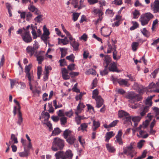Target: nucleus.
Masks as SVG:
<instances>
[{
	"mask_svg": "<svg viewBox=\"0 0 159 159\" xmlns=\"http://www.w3.org/2000/svg\"><path fill=\"white\" fill-rule=\"evenodd\" d=\"M140 119L141 118L139 116L132 117L131 118V120L134 122H139Z\"/></svg>",
	"mask_w": 159,
	"mask_h": 159,
	"instance_id": "obj_51",
	"label": "nucleus"
},
{
	"mask_svg": "<svg viewBox=\"0 0 159 159\" xmlns=\"http://www.w3.org/2000/svg\"><path fill=\"white\" fill-rule=\"evenodd\" d=\"M129 115V114L128 113L123 110L119 111L118 113V116L120 118H122L123 117H125V118L126 116H128Z\"/></svg>",
	"mask_w": 159,
	"mask_h": 159,
	"instance_id": "obj_31",
	"label": "nucleus"
},
{
	"mask_svg": "<svg viewBox=\"0 0 159 159\" xmlns=\"http://www.w3.org/2000/svg\"><path fill=\"white\" fill-rule=\"evenodd\" d=\"M28 9L31 12L35 11V14L36 15L38 14L39 13V11L31 3L28 7Z\"/></svg>",
	"mask_w": 159,
	"mask_h": 159,
	"instance_id": "obj_25",
	"label": "nucleus"
},
{
	"mask_svg": "<svg viewBox=\"0 0 159 159\" xmlns=\"http://www.w3.org/2000/svg\"><path fill=\"white\" fill-rule=\"evenodd\" d=\"M139 45V43L136 42H133L132 44V49L134 51H135L137 49Z\"/></svg>",
	"mask_w": 159,
	"mask_h": 159,
	"instance_id": "obj_43",
	"label": "nucleus"
},
{
	"mask_svg": "<svg viewBox=\"0 0 159 159\" xmlns=\"http://www.w3.org/2000/svg\"><path fill=\"white\" fill-rule=\"evenodd\" d=\"M132 13L133 18L135 19H137L140 15L139 11L137 10H135Z\"/></svg>",
	"mask_w": 159,
	"mask_h": 159,
	"instance_id": "obj_39",
	"label": "nucleus"
},
{
	"mask_svg": "<svg viewBox=\"0 0 159 159\" xmlns=\"http://www.w3.org/2000/svg\"><path fill=\"white\" fill-rule=\"evenodd\" d=\"M70 44L75 50H77L78 49L79 44L78 42H76L75 39L70 42Z\"/></svg>",
	"mask_w": 159,
	"mask_h": 159,
	"instance_id": "obj_33",
	"label": "nucleus"
},
{
	"mask_svg": "<svg viewBox=\"0 0 159 159\" xmlns=\"http://www.w3.org/2000/svg\"><path fill=\"white\" fill-rule=\"evenodd\" d=\"M34 56L36 57L37 60L38 61V63L41 64L44 60L43 56L39 54H37V52H36V54H34Z\"/></svg>",
	"mask_w": 159,
	"mask_h": 159,
	"instance_id": "obj_28",
	"label": "nucleus"
},
{
	"mask_svg": "<svg viewBox=\"0 0 159 159\" xmlns=\"http://www.w3.org/2000/svg\"><path fill=\"white\" fill-rule=\"evenodd\" d=\"M30 27L29 25L26 27V28L25 29L24 28L19 29L17 31V34H21L22 32H24L26 30L29 31L28 30Z\"/></svg>",
	"mask_w": 159,
	"mask_h": 159,
	"instance_id": "obj_42",
	"label": "nucleus"
},
{
	"mask_svg": "<svg viewBox=\"0 0 159 159\" xmlns=\"http://www.w3.org/2000/svg\"><path fill=\"white\" fill-rule=\"evenodd\" d=\"M100 123L99 121H96L95 120L93 121V125L92 127V130H96L100 126Z\"/></svg>",
	"mask_w": 159,
	"mask_h": 159,
	"instance_id": "obj_26",
	"label": "nucleus"
},
{
	"mask_svg": "<svg viewBox=\"0 0 159 159\" xmlns=\"http://www.w3.org/2000/svg\"><path fill=\"white\" fill-rule=\"evenodd\" d=\"M75 58V57L73 54L70 56H67L66 57L67 59L72 62H74Z\"/></svg>",
	"mask_w": 159,
	"mask_h": 159,
	"instance_id": "obj_52",
	"label": "nucleus"
},
{
	"mask_svg": "<svg viewBox=\"0 0 159 159\" xmlns=\"http://www.w3.org/2000/svg\"><path fill=\"white\" fill-rule=\"evenodd\" d=\"M75 119L77 124L78 125H79L81 123V120L84 119V118H82L81 116H78L75 117Z\"/></svg>",
	"mask_w": 159,
	"mask_h": 159,
	"instance_id": "obj_55",
	"label": "nucleus"
},
{
	"mask_svg": "<svg viewBox=\"0 0 159 159\" xmlns=\"http://www.w3.org/2000/svg\"><path fill=\"white\" fill-rule=\"evenodd\" d=\"M65 33L66 34V36L67 38H69V40L70 41V42L73 41L74 39H73L71 35L69 32L67 31Z\"/></svg>",
	"mask_w": 159,
	"mask_h": 159,
	"instance_id": "obj_60",
	"label": "nucleus"
},
{
	"mask_svg": "<svg viewBox=\"0 0 159 159\" xmlns=\"http://www.w3.org/2000/svg\"><path fill=\"white\" fill-rule=\"evenodd\" d=\"M39 46H38L33 47L31 46H28L26 49L27 52L28 53L30 57H32L35 52L38 49Z\"/></svg>",
	"mask_w": 159,
	"mask_h": 159,
	"instance_id": "obj_11",
	"label": "nucleus"
},
{
	"mask_svg": "<svg viewBox=\"0 0 159 159\" xmlns=\"http://www.w3.org/2000/svg\"><path fill=\"white\" fill-rule=\"evenodd\" d=\"M154 17L153 15L150 12L142 15L139 19V21L142 25H147L149 21Z\"/></svg>",
	"mask_w": 159,
	"mask_h": 159,
	"instance_id": "obj_2",
	"label": "nucleus"
},
{
	"mask_svg": "<svg viewBox=\"0 0 159 159\" xmlns=\"http://www.w3.org/2000/svg\"><path fill=\"white\" fill-rule=\"evenodd\" d=\"M80 14V13L75 12L73 13L72 19L74 21H75L77 20Z\"/></svg>",
	"mask_w": 159,
	"mask_h": 159,
	"instance_id": "obj_45",
	"label": "nucleus"
},
{
	"mask_svg": "<svg viewBox=\"0 0 159 159\" xmlns=\"http://www.w3.org/2000/svg\"><path fill=\"white\" fill-rule=\"evenodd\" d=\"M88 38V36L86 34H84L81 36L80 38V40H83L84 41H86Z\"/></svg>",
	"mask_w": 159,
	"mask_h": 159,
	"instance_id": "obj_62",
	"label": "nucleus"
},
{
	"mask_svg": "<svg viewBox=\"0 0 159 159\" xmlns=\"http://www.w3.org/2000/svg\"><path fill=\"white\" fill-rule=\"evenodd\" d=\"M104 65L106 64L105 65H107V66H108V65L111 61V58L108 55H106L105 56L104 59Z\"/></svg>",
	"mask_w": 159,
	"mask_h": 159,
	"instance_id": "obj_36",
	"label": "nucleus"
},
{
	"mask_svg": "<svg viewBox=\"0 0 159 159\" xmlns=\"http://www.w3.org/2000/svg\"><path fill=\"white\" fill-rule=\"evenodd\" d=\"M101 31L102 34L105 37L108 36L111 33L110 29L106 27H102Z\"/></svg>",
	"mask_w": 159,
	"mask_h": 159,
	"instance_id": "obj_14",
	"label": "nucleus"
},
{
	"mask_svg": "<svg viewBox=\"0 0 159 159\" xmlns=\"http://www.w3.org/2000/svg\"><path fill=\"white\" fill-rule=\"evenodd\" d=\"M58 44H60L61 43L63 45H66L69 43V40H65L63 39H61L60 38H58Z\"/></svg>",
	"mask_w": 159,
	"mask_h": 159,
	"instance_id": "obj_40",
	"label": "nucleus"
},
{
	"mask_svg": "<svg viewBox=\"0 0 159 159\" xmlns=\"http://www.w3.org/2000/svg\"><path fill=\"white\" fill-rule=\"evenodd\" d=\"M141 31L145 37H148L150 35V33L146 28H144Z\"/></svg>",
	"mask_w": 159,
	"mask_h": 159,
	"instance_id": "obj_41",
	"label": "nucleus"
},
{
	"mask_svg": "<svg viewBox=\"0 0 159 159\" xmlns=\"http://www.w3.org/2000/svg\"><path fill=\"white\" fill-rule=\"evenodd\" d=\"M117 82L120 85H124L126 87H129L130 84L127 79H119L117 80Z\"/></svg>",
	"mask_w": 159,
	"mask_h": 159,
	"instance_id": "obj_17",
	"label": "nucleus"
},
{
	"mask_svg": "<svg viewBox=\"0 0 159 159\" xmlns=\"http://www.w3.org/2000/svg\"><path fill=\"white\" fill-rule=\"evenodd\" d=\"M32 65L30 64L28 66H25V73L30 72V71L32 67Z\"/></svg>",
	"mask_w": 159,
	"mask_h": 159,
	"instance_id": "obj_50",
	"label": "nucleus"
},
{
	"mask_svg": "<svg viewBox=\"0 0 159 159\" xmlns=\"http://www.w3.org/2000/svg\"><path fill=\"white\" fill-rule=\"evenodd\" d=\"M132 117L129 116V115L128 116H127L124 118L123 119L124 121L123 123L124 124H126L127 125L131 123V120Z\"/></svg>",
	"mask_w": 159,
	"mask_h": 159,
	"instance_id": "obj_32",
	"label": "nucleus"
},
{
	"mask_svg": "<svg viewBox=\"0 0 159 159\" xmlns=\"http://www.w3.org/2000/svg\"><path fill=\"white\" fill-rule=\"evenodd\" d=\"M86 74L87 75L92 74L93 75H95L96 74V72L95 70L92 69H89L87 70L86 72Z\"/></svg>",
	"mask_w": 159,
	"mask_h": 159,
	"instance_id": "obj_48",
	"label": "nucleus"
},
{
	"mask_svg": "<svg viewBox=\"0 0 159 159\" xmlns=\"http://www.w3.org/2000/svg\"><path fill=\"white\" fill-rule=\"evenodd\" d=\"M60 50L61 52V57H65L67 53V49L65 48H60Z\"/></svg>",
	"mask_w": 159,
	"mask_h": 159,
	"instance_id": "obj_35",
	"label": "nucleus"
},
{
	"mask_svg": "<svg viewBox=\"0 0 159 159\" xmlns=\"http://www.w3.org/2000/svg\"><path fill=\"white\" fill-rule=\"evenodd\" d=\"M42 67L41 66H39L37 68V75L38 78L39 79H40L41 75L42 74Z\"/></svg>",
	"mask_w": 159,
	"mask_h": 159,
	"instance_id": "obj_46",
	"label": "nucleus"
},
{
	"mask_svg": "<svg viewBox=\"0 0 159 159\" xmlns=\"http://www.w3.org/2000/svg\"><path fill=\"white\" fill-rule=\"evenodd\" d=\"M10 140L11 141V142L12 143V144L17 143L18 142L17 138L16 137L15 135L13 134H11Z\"/></svg>",
	"mask_w": 159,
	"mask_h": 159,
	"instance_id": "obj_37",
	"label": "nucleus"
},
{
	"mask_svg": "<svg viewBox=\"0 0 159 159\" xmlns=\"http://www.w3.org/2000/svg\"><path fill=\"white\" fill-rule=\"evenodd\" d=\"M135 146V142H131L129 146L124 148L122 154H125L127 155L130 154L131 152H134V148Z\"/></svg>",
	"mask_w": 159,
	"mask_h": 159,
	"instance_id": "obj_6",
	"label": "nucleus"
},
{
	"mask_svg": "<svg viewBox=\"0 0 159 159\" xmlns=\"http://www.w3.org/2000/svg\"><path fill=\"white\" fill-rule=\"evenodd\" d=\"M67 118L65 116H62L60 119L61 124L62 125H64L67 123Z\"/></svg>",
	"mask_w": 159,
	"mask_h": 159,
	"instance_id": "obj_44",
	"label": "nucleus"
},
{
	"mask_svg": "<svg viewBox=\"0 0 159 159\" xmlns=\"http://www.w3.org/2000/svg\"><path fill=\"white\" fill-rule=\"evenodd\" d=\"M105 14L107 15H109L110 16H112L114 15V13L113 12V11L109 9H107L106 10Z\"/></svg>",
	"mask_w": 159,
	"mask_h": 159,
	"instance_id": "obj_56",
	"label": "nucleus"
},
{
	"mask_svg": "<svg viewBox=\"0 0 159 159\" xmlns=\"http://www.w3.org/2000/svg\"><path fill=\"white\" fill-rule=\"evenodd\" d=\"M105 68L104 70L100 71V74L102 75H107L108 73V70L107 69L108 66L107 65L105 66Z\"/></svg>",
	"mask_w": 159,
	"mask_h": 159,
	"instance_id": "obj_49",
	"label": "nucleus"
},
{
	"mask_svg": "<svg viewBox=\"0 0 159 159\" xmlns=\"http://www.w3.org/2000/svg\"><path fill=\"white\" fill-rule=\"evenodd\" d=\"M88 127V124L85 123H82L81 124L80 126L78 128V131L81 130L82 132H87V128Z\"/></svg>",
	"mask_w": 159,
	"mask_h": 159,
	"instance_id": "obj_24",
	"label": "nucleus"
},
{
	"mask_svg": "<svg viewBox=\"0 0 159 159\" xmlns=\"http://www.w3.org/2000/svg\"><path fill=\"white\" fill-rule=\"evenodd\" d=\"M98 90L96 89L93 92V98L96 101V107L98 108L101 107L103 104V100L101 97L99 96Z\"/></svg>",
	"mask_w": 159,
	"mask_h": 159,
	"instance_id": "obj_3",
	"label": "nucleus"
},
{
	"mask_svg": "<svg viewBox=\"0 0 159 159\" xmlns=\"http://www.w3.org/2000/svg\"><path fill=\"white\" fill-rule=\"evenodd\" d=\"M62 76L63 78L65 80L69 79L70 76L68 75V71L65 68L61 69Z\"/></svg>",
	"mask_w": 159,
	"mask_h": 159,
	"instance_id": "obj_19",
	"label": "nucleus"
},
{
	"mask_svg": "<svg viewBox=\"0 0 159 159\" xmlns=\"http://www.w3.org/2000/svg\"><path fill=\"white\" fill-rule=\"evenodd\" d=\"M58 116L61 117L65 116V112L64 110H60L57 112Z\"/></svg>",
	"mask_w": 159,
	"mask_h": 159,
	"instance_id": "obj_47",
	"label": "nucleus"
},
{
	"mask_svg": "<svg viewBox=\"0 0 159 159\" xmlns=\"http://www.w3.org/2000/svg\"><path fill=\"white\" fill-rule=\"evenodd\" d=\"M71 4L74 6V8H78L80 9L83 7V1L82 0H70Z\"/></svg>",
	"mask_w": 159,
	"mask_h": 159,
	"instance_id": "obj_10",
	"label": "nucleus"
},
{
	"mask_svg": "<svg viewBox=\"0 0 159 159\" xmlns=\"http://www.w3.org/2000/svg\"><path fill=\"white\" fill-rule=\"evenodd\" d=\"M158 22V21L157 19H156L153 21L152 28V30H153L155 28L156 25H157Z\"/></svg>",
	"mask_w": 159,
	"mask_h": 159,
	"instance_id": "obj_61",
	"label": "nucleus"
},
{
	"mask_svg": "<svg viewBox=\"0 0 159 159\" xmlns=\"http://www.w3.org/2000/svg\"><path fill=\"white\" fill-rule=\"evenodd\" d=\"M18 13L20 14V18L21 19H25L26 15V13L25 12H21L20 11H18Z\"/></svg>",
	"mask_w": 159,
	"mask_h": 159,
	"instance_id": "obj_63",
	"label": "nucleus"
},
{
	"mask_svg": "<svg viewBox=\"0 0 159 159\" xmlns=\"http://www.w3.org/2000/svg\"><path fill=\"white\" fill-rule=\"evenodd\" d=\"M14 102L16 103V105L18 106V113L17 115V120L16 122L17 124L19 125H20L22 123L23 120V118L22 113L20 111V106L19 102L16 99L14 100Z\"/></svg>",
	"mask_w": 159,
	"mask_h": 159,
	"instance_id": "obj_9",
	"label": "nucleus"
},
{
	"mask_svg": "<svg viewBox=\"0 0 159 159\" xmlns=\"http://www.w3.org/2000/svg\"><path fill=\"white\" fill-rule=\"evenodd\" d=\"M122 135V131L121 130H120L118 131V134L116 136V142L120 145H122L123 144V142L121 138Z\"/></svg>",
	"mask_w": 159,
	"mask_h": 159,
	"instance_id": "obj_15",
	"label": "nucleus"
},
{
	"mask_svg": "<svg viewBox=\"0 0 159 159\" xmlns=\"http://www.w3.org/2000/svg\"><path fill=\"white\" fill-rule=\"evenodd\" d=\"M85 107L83 103L80 102L77 107V110L75 112V114L78 115L81 112L82 110Z\"/></svg>",
	"mask_w": 159,
	"mask_h": 159,
	"instance_id": "obj_23",
	"label": "nucleus"
},
{
	"mask_svg": "<svg viewBox=\"0 0 159 159\" xmlns=\"http://www.w3.org/2000/svg\"><path fill=\"white\" fill-rule=\"evenodd\" d=\"M32 14L30 12H27L26 15V20H30L32 18Z\"/></svg>",
	"mask_w": 159,
	"mask_h": 159,
	"instance_id": "obj_57",
	"label": "nucleus"
},
{
	"mask_svg": "<svg viewBox=\"0 0 159 159\" xmlns=\"http://www.w3.org/2000/svg\"><path fill=\"white\" fill-rule=\"evenodd\" d=\"M151 7L154 12H159V0H155L153 5H151Z\"/></svg>",
	"mask_w": 159,
	"mask_h": 159,
	"instance_id": "obj_16",
	"label": "nucleus"
},
{
	"mask_svg": "<svg viewBox=\"0 0 159 159\" xmlns=\"http://www.w3.org/2000/svg\"><path fill=\"white\" fill-rule=\"evenodd\" d=\"M126 98L134 101H138V95L133 92L129 93L126 96Z\"/></svg>",
	"mask_w": 159,
	"mask_h": 159,
	"instance_id": "obj_12",
	"label": "nucleus"
},
{
	"mask_svg": "<svg viewBox=\"0 0 159 159\" xmlns=\"http://www.w3.org/2000/svg\"><path fill=\"white\" fill-rule=\"evenodd\" d=\"M66 142L72 145L74 143L76 139L74 135L69 137L66 139Z\"/></svg>",
	"mask_w": 159,
	"mask_h": 159,
	"instance_id": "obj_27",
	"label": "nucleus"
},
{
	"mask_svg": "<svg viewBox=\"0 0 159 159\" xmlns=\"http://www.w3.org/2000/svg\"><path fill=\"white\" fill-rule=\"evenodd\" d=\"M50 117V115L47 112H42V116L40 117L39 119L41 120V119H44V124H46L49 127L50 129H52V124L48 121V120Z\"/></svg>",
	"mask_w": 159,
	"mask_h": 159,
	"instance_id": "obj_8",
	"label": "nucleus"
},
{
	"mask_svg": "<svg viewBox=\"0 0 159 159\" xmlns=\"http://www.w3.org/2000/svg\"><path fill=\"white\" fill-rule=\"evenodd\" d=\"M64 152L62 151L57 152L55 154L56 159H60L61 158L62 159V157H64Z\"/></svg>",
	"mask_w": 159,
	"mask_h": 159,
	"instance_id": "obj_30",
	"label": "nucleus"
},
{
	"mask_svg": "<svg viewBox=\"0 0 159 159\" xmlns=\"http://www.w3.org/2000/svg\"><path fill=\"white\" fill-rule=\"evenodd\" d=\"M154 96V95L151 96L146 99L145 103L146 105L141 109L142 111L140 113V115L141 116H144L145 114L148 111L149 107L152 105V102L151 100Z\"/></svg>",
	"mask_w": 159,
	"mask_h": 159,
	"instance_id": "obj_4",
	"label": "nucleus"
},
{
	"mask_svg": "<svg viewBox=\"0 0 159 159\" xmlns=\"http://www.w3.org/2000/svg\"><path fill=\"white\" fill-rule=\"evenodd\" d=\"M97 84V78L94 79L93 81L92 84V89H94V88L96 87Z\"/></svg>",
	"mask_w": 159,
	"mask_h": 159,
	"instance_id": "obj_59",
	"label": "nucleus"
},
{
	"mask_svg": "<svg viewBox=\"0 0 159 159\" xmlns=\"http://www.w3.org/2000/svg\"><path fill=\"white\" fill-rule=\"evenodd\" d=\"M26 77H27L29 82H31L33 78V76L30 73H26Z\"/></svg>",
	"mask_w": 159,
	"mask_h": 159,
	"instance_id": "obj_54",
	"label": "nucleus"
},
{
	"mask_svg": "<svg viewBox=\"0 0 159 159\" xmlns=\"http://www.w3.org/2000/svg\"><path fill=\"white\" fill-rule=\"evenodd\" d=\"M134 89L137 90L140 93H143L147 90V88L143 86L135 83L134 86Z\"/></svg>",
	"mask_w": 159,
	"mask_h": 159,
	"instance_id": "obj_13",
	"label": "nucleus"
},
{
	"mask_svg": "<svg viewBox=\"0 0 159 159\" xmlns=\"http://www.w3.org/2000/svg\"><path fill=\"white\" fill-rule=\"evenodd\" d=\"M115 134L114 133L113 131H110L107 132L105 136V141L107 142H108L109 139L112 137L114 136Z\"/></svg>",
	"mask_w": 159,
	"mask_h": 159,
	"instance_id": "obj_29",
	"label": "nucleus"
},
{
	"mask_svg": "<svg viewBox=\"0 0 159 159\" xmlns=\"http://www.w3.org/2000/svg\"><path fill=\"white\" fill-rule=\"evenodd\" d=\"M73 156V154L71 150H68L64 154V157L62 159H72Z\"/></svg>",
	"mask_w": 159,
	"mask_h": 159,
	"instance_id": "obj_18",
	"label": "nucleus"
},
{
	"mask_svg": "<svg viewBox=\"0 0 159 159\" xmlns=\"http://www.w3.org/2000/svg\"><path fill=\"white\" fill-rule=\"evenodd\" d=\"M116 65L117 64L116 62H112L109 65L108 68L109 70L111 71L118 72L117 69Z\"/></svg>",
	"mask_w": 159,
	"mask_h": 159,
	"instance_id": "obj_21",
	"label": "nucleus"
},
{
	"mask_svg": "<svg viewBox=\"0 0 159 159\" xmlns=\"http://www.w3.org/2000/svg\"><path fill=\"white\" fill-rule=\"evenodd\" d=\"M75 65L74 64H70L68 66L67 68L70 70H74L75 69Z\"/></svg>",
	"mask_w": 159,
	"mask_h": 159,
	"instance_id": "obj_64",
	"label": "nucleus"
},
{
	"mask_svg": "<svg viewBox=\"0 0 159 159\" xmlns=\"http://www.w3.org/2000/svg\"><path fill=\"white\" fill-rule=\"evenodd\" d=\"M21 34L22 39L26 43H30L32 41V38L29 31L27 30L22 32Z\"/></svg>",
	"mask_w": 159,
	"mask_h": 159,
	"instance_id": "obj_7",
	"label": "nucleus"
},
{
	"mask_svg": "<svg viewBox=\"0 0 159 159\" xmlns=\"http://www.w3.org/2000/svg\"><path fill=\"white\" fill-rule=\"evenodd\" d=\"M113 3L116 5H120L122 4V0H114L113 2Z\"/></svg>",
	"mask_w": 159,
	"mask_h": 159,
	"instance_id": "obj_58",
	"label": "nucleus"
},
{
	"mask_svg": "<svg viewBox=\"0 0 159 159\" xmlns=\"http://www.w3.org/2000/svg\"><path fill=\"white\" fill-rule=\"evenodd\" d=\"M106 148L109 152H114L116 149L115 148L111 145L109 143L107 144L106 145Z\"/></svg>",
	"mask_w": 159,
	"mask_h": 159,
	"instance_id": "obj_34",
	"label": "nucleus"
},
{
	"mask_svg": "<svg viewBox=\"0 0 159 159\" xmlns=\"http://www.w3.org/2000/svg\"><path fill=\"white\" fill-rule=\"evenodd\" d=\"M24 152L18 153L20 157H27L30 154L29 150L26 149L25 147H24Z\"/></svg>",
	"mask_w": 159,
	"mask_h": 159,
	"instance_id": "obj_20",
	"label": "nucleus"
},
{
	"mask_svg": "<svg viewBox=\"0 0 159 159\" xmlns=\"http://www.w3.org/2000/svg\"><path fill=\"white\" fill-rule=\"evenodd\" d=\"M92 12L94 14H98L99 17L96 20L94 21L95 24L97 25L99 23L101 22L103 18L104 13L102 11V9L101 8H96L94 7Z\"/></svg>",
	"mask_w": 159,
	"mask_h": 159,
	"instance_id": "obj_5",
	"label": "nucleus"
},
{
	"mask_svg": "<svg viewBox=\"0 0 159 159\" xmlns=\"http://www.w3.org/2000/svg\"><path fill=\"white\" fill-rule=\"evenodd\" d=\"M152 110L156 116L159 115V108L157 107H152Z\"/></svg>",
	"mask_w": 159,
	"mask_h": 159,
	"instance_id": "obj_53",
	"label": "nucleus"
},
{
	"mask_svg": "<svg viewBox=\"0 0 159 159\" xmlns=\"http://www.w3.org/2000/svg\"><path fill=\"white\" fill-rule=\"evenodd\" d=\"M65 146L64 140L59 137H56L53 139L52 142V149L54 151H57L58 150H62Z\"/></svg>",
	"mask_w": 159,
	"mask_h": 159,
	"instance_id": "obj_1",
	"label": "nucleus"
},
{
	"mask_svg": "<svg viewBox=\"0 0 159 159\" xmlns=\"http://www.w3.org/2000/svg\"><path fill=\"white\" fill-rule=\"evenodd\" d=\"M61 132V130L58 128H57L54 129L52 131V135L56 136L59 134Z\"/></svg>",
	"mask_w": 159,
	"mask_h": 159,
	"instance_id": "obj_38",
	"label": "nucleus"
},
{
	"mask_svg": "<svg viewBox=\"0 0 159 159\" xmlns=\"http://www.w3.org/2000/svg\"><path fill=\"white\" fill-rule=\"evenodd\" d=\"M72 134V131L69 129H66L63 132V136L64 138L66 139L69 137L73 135Z\"/></svg>",
	"mask_w": 159,
	"mask_h": 159,
	"instance_id": "obj_22",
	"label": "nucleus"
}]
</instances>
